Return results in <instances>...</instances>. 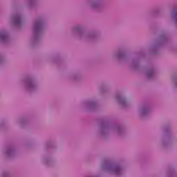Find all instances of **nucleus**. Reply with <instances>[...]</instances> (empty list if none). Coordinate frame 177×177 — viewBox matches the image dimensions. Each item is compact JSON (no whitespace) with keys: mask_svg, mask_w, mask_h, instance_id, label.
Instances as JSON below:
<instances>
[{"mask_svg":"<svg viewBox=\"0 0 177 177\" xmlns=\"http://www.w3.org/2000/svg\"><path fill=\"white\" fill-rule=\"evenodd\" d=\"M41 27V23L38 22L36 24V28H39Z\"/></svg>","mask_w":177,"mask_h":177,"instance_id":"nucleus-1","label":"nucleus"},{"mask_svg":"<svg viewBox=\"0 0 177 177\" xmlns=\"http://www.w3.org/2000/svg\"><path fill=\"white\" fill-rule=\"evenodd\" d=\"M0 38H1V39H3V38H5V35H1Z\"/></svg>","mask_w":177,"mask_h":177,"instance_id":"nucleus-2","label":"nucleus"}]
</instances>
